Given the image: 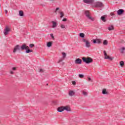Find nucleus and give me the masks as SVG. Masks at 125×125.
<instances>
[{"instance_id":"obj_16","label":"nucleus","mask_w":125,"mask_h":125,"mask_svg":"<svg viewBox=\"0 0 125 125\" xmlns=\"http://www.w3.org/2000/svg\"><path fill=\"white\" fill-rule=\"evenodd\" d=\"M75 93H76L75 92V91L70 90L69 91L68 94H69V96H74V95H75Z\"/></svg>"},{"instance_id":"obj_41","label":"nucleus","mask_w":125,"mask_h":125,"mask_svg":"<svg viewBox=\"0 0 125 125\" xmlns=\"http://www.w3.org/2000/svg\"><path fill=\"white\" fill-rule=\"evenodd\" d=\"M12 70H13V71H15V70H16V67H13V68H12Z\"/></svg>"},{"instance_id":"obj_1","label":"nucleus","mask_w":125,"mask_h":125,"mask_svg":"<svg viewBox=\"0 0 125 125\" xmlns=\"http://www.w3.org/2000/svg\"><path fill=\"white\" fill-rule=\"evenodd\" d=\"M82 60L83 62L86 64H90V63H92V62H93V60L90 57H83Z\"/></svg>"},{"instance_id":"obj_38","label":"nucleus","mask_w":125,"mask_h":125,"mask_svg":"<svg viewBox=\"0 0 125 125\" xmlns=\"http://www.w3.org/2000/svg\"><path fill=\"white\" fill-rule=\"evenodd\" d=\"M50 37L52 38V39H54V36H53V34H50Z\"/></svg>"},{"instance_id":"obj_36","label":"nucleus","mask_w":125,"mask_h":125,"mask_svg":"<svg viewBox=\"0 0 125 125\" xmlns=\"http://www.w3.org/2000/svg\"><path fill=\"white\" fill-rule=\"evenodd\" d=\"M40 73H43V70L42 69H40Z\"/></svg>"},{"instance_id":"obj_40","label":"nucleus","mask_w":125,"mask_h":125,"mask_svg":"<svg viewBox=\"0 0 125 125\" xmlns=\"http://www.w3.org/2000/svg\"><path fill=\"white\" fill-rule=\"evenodd\" d=\"M10 74H11V75H13V74L14 73V72H13V71H10Z\"/></svg>"},{"instance_id":"obj_11","label":"nucleus","mask_w":125,"mask_h":125,"mask_svg":"<svg viewBox=\"0 0 125 125\" xmlns=\"http://www.w3.org/2000/svg\"><path fill=\"white\" fill-rule=\"evenodd\" d=\"M75 64H82V60L80 58H78L75 61Z\"/></svg>"},{"instance_id":"obj_9","label":"nucleus","mask_w":125,"mask_h":125,"mask_svg":"<svg viewBox=\"0 0 125 125\" xmlns=\"http://www.w3.org/2000/svg\"><path fill=\"white\" fill-rule=\"evenodd\" d=\"M21 50H25V49L26 50V49H29V48H30L29 47V46L26 45V44H23L21 45Z\"/></svg>"},{"instance_id":"obj_8","label":"nucleus","mask_w":125,"mask_h":125,"mask_svg":"<svg viewBox=\"0 0 125 125\" xmlns=\"http://www.w3.org/2000/svg\"><path fill=\"white\" fill-rule=\"evenodd\" d=\"M10 31V29L7 27H5V29L4 30V35L6 36V35H8V33Z\"/></svg>"},{"instance_id":"obj_30","label":"nucleus","mask_w":125,"mask_h":125,"mask_svg":"<svg viewBox=\"0 0 125 125\" xmlns=\"http://www.w3.org/2000/svg\"><path fill=\"white\" fill-rule=\"evenodd\" d=\"M79 77L81 79H83V78L84 76L83 74H79Z\"/></svg>"},{"instance_id":"obj_24","label":"nucleus","mask_w":125,"mask_h":125,"mask_svg":"<svg viewBox=\"0 0 125 125\" xmlns=\"http://www.w3.org/2000/svg\"><path fill=\"white\" fill-rule=\"evenodd\" d=\"M79 36L80 37V38H84V34L83 33H81L79 34Z\"/></svg>"},{"instance_id":"obj_13","label":"nucleus","mask_w":125,"mask_h":125,"mask_svg":"<svg viewBox=\"0 0 125 125\" xmlns=\"http://www.w3.org/2000/svg\"><path fill=\"white\" fill-rule=\"evenodd\" d=\"M51 23L52 24V28H54L57 27V23L54 21H52Z\"/></svg>"},{"instance_id":"obj_12","label":"nucleus","mask_w":125,"mask_h":125,"mask_svg":"<svg viewBox=\"0 0 125 125\" xmlns=\"http://www.w3.org/2000/svg\"><path fill=\"white\" fill-rule=\"evenodd\" d=\"M124 12H125V10L123 9H119L117 11V14L118 15H122Z\"/></svg>"},{"instance_id":"obj_22","label":"nucleus","mask_w":125,"mask_h":125,"mask_svg":"<svg viewBox=\"0 0 125 125\" xmlns=\"http://www.w3.org/2000/svg\"><path fill=\"white\" fill-rule=\"evenodd\" d=\"M103 94H108V92L106 91V89H104L102 91Z\"/></svg>"},{"instance_id":"obj_44","label":"nucleus","mask_w":125,"mask_h":125,"mask_svg":"<svg viewBox=\"0 0 125 125\" xmlns=\"http://www.w3.org/2000/svg\"><path fill=\"white\" fill-rule=\"evenodd\" d=\"M46 85H48V83L46 84Z\"/></svg>"},{"instance_id":"obj_31","label":"nucleus","mask_w":125,"mask_h":125,"mask_svg":"<svg viewBox=\"0 0 125 125\" xmlns=\"http://www.w3.org/2000/svg\"><path fill=\"white\" fill-rule=\"evenodd\" d=\"M59 9H60L59 7L56 8L55 10L54 11L55 13H56V12H57V11H58V10H59Z\"/></svg>"},{"instance_id":"obj_7","label":"nucleus","mask_w":125,"mask_h":125,"mask_svg":"<svg viewBox=\"0 0 125 125\" xmlns=\"http://www.w3.org/2000/svg\"><path fill=\"white\" fill-rule=\"evenodd\" d=\"M62 57L63 58H61L59 60L58 63H61V62H62V61H63V60H64V58H65L66 56V53H65V52H62Z\"/></svg>"},{"instance_id":"obj_39","label":"nucleus","mask_w":125,"mask_h":125,"mask_svg":"<svg viewBox=\"0 0 125 125\" xmlns=\"http://www.w3.org/2000/svg\"><path fill=\"white\" fill-rule=\"evenodd\" d=\"M110 15H111V16H114V15H115V14H114V13H110Z\"/></svg>"},{"instance_id":"obj_19","label":"nucleus","mask_w":125,"mask_h":125,"mask_svg":"<svg viewBox=\"0 0 125 125\" xmlns=\"http://www.w3.org/2000/svg\"><path fill=\"white\" fill-rule=\"evenodd\" d=\"M19 15L21 17L24 16V12H23V11H22V10L20 11Z\"/></svg>"},{"instance_id":"obj_15","label":"nucleus","mask_w":125,"mask_h":125,"mask_svg":"<svg viewBox=\"0 0 125 125\" xmlns=\"http://www.w3.org/2000/svg\"><path fill=\"white\" fill-rule=\"evenodd\" d=\"M93 1H94V0H83L84 3H92Z\"/></svg>"},{"instance_id":"obj_43","label":"nucleus","mask_w":125,"mask_h":125,"mask_svg":"<svg viewBox=\"0 0 125 125\" xmlns=\"http://www.w3.org/2000/svg\"><path fill=\"white\" fill-rule=\"evenodd\" d=\"M64 62H62V63H61V65H64Z\"/></svg>"},{"instance_id":"obj_26","label":"nucleus","mask_w":125,"mask_h":125,"mask_svg":"<svg viewBox=\"0 0 125 125\" xmlns=\"http://www.w3.org/2000/svg\"><path fill=\"white\" fill-rule=\"evenodd\" d=\"M103 44L104 45H107V44H108V41L107 40L104 41Z\"/></svg>"},{"instance_id":"obj_18","label":"nucleus","mask_w":125,"mask_h":125,"mask_svg":"<svg viewBox=\"0 0 125 125\" xmlns=\"http://www.w3.org/2000/svg\"><path fill=\"white\" fill-rule=\"evenodd\" d=\"M101 20L102 21H103V22H106V17L105 16H103L101 17Z\"/></svg>"},{"instance_id":"obj_4","label":"nucleus","mask_w":125,"mask_h":125,"mask_svg":"<svg viewBox=\"0 0 125 125\" xmlns=\"http://www.w3.org/2000/svg\"><path fill=\"white\" fill-rule=\"evenodd\" d=\"M104 5H103V3L101 2H97L95 4V7H103Z\"/></svg>"},{"instance_id":"obj_5","label":"nucleus","mask_w":125,"mask_h":125,"mask_svg":"<svg viewBox=\"0 0 125 125\" xmlns=\"http://www.w3.org/2000/svg\"><path fill=\"white\" fill-rule=\"evenodd\" d=\"M104 59H108L109 60H111V61L113 60V58H111L107 55V53H106V51H104Z\"/></svg>"},{"instance_id":"obj_29","label":"nucleus","mask_w":125,"mask_h":125,"mask_svg":"<svg viewBox=\"0 0 125 125\" xmlns=\"http://www.w3.org/2000/svg\"><path fill=\"white\" fill-rule=\"evenodd\" d=\"M60 15H61L60 16L61 18L64 17V13H63V12H60Z\"/></svg>"},{"instance_id":"obj_6","label":"nucleus","mask_w":125,"mask_h":125,"mask_svg":"<svg viewBox=\"0 0 125 125\" xmlns=\"http://www.w3.org/2000/svg\"><path fill=\"white\" fill-rule=\"evenodd\" d=\"M21 49V48H20V45H17L14 47V50H13V52L14 53H15V52H16V51H17V50H20Z\"/></svg>"},{"instance_id":"obj_35","label":"nucleus","mask_w":125,"mask_h":125,"mask_svg":"<svg viewBox=\"0 0 125 125\" xmlns=\"http://www.w3.org/2000/svg\"><path fill=\"white\" fill-rule=\"evenodd\" d=\"M88 82H92V80L90 77H88Z\"/></svg>"},{"instance_id":"obj_3","label":"nucleus","mask_w":125,"mask_h":125,"mask_svg":"<svg viewBox=\"0 0 125 125\" xmlns=\"http://www.w3.org/2000/svg\"><path fill=\"white\" fill-rule=\"evenodd\" d=\"M82 41L83 42H85V46L86 47L89 48L91 46V45H90V42L88 41V40H86L84 39H83Z\"/></svg>"},{"instance_id":"obj_20","label":"nucleus","mask_w":125,"mask_h":125,"mask_svg":"<svg viewBox=\"0 0 125 125\" xmlns=\"http://www.w3.org/2000/svg\"><path fill=\"white\" fill-rule=\"evenodd\" d=\"M52 45V42H49L47 43V47H50Z\"/></svg>"},{"instance_id":"obj_28","label":"nucleus","mask_w":125,"mask_h":125,"mask_svg":"<svg viewBox=\"0 0 125 125\" xmlns=\"http://www.w3.org/2000/svg\"><path fill=\"white\" fill-rule=\"evenodd\" d=\"M82 93H83V95H84V96H87V92H86L84 91H83Z\"/></svg>"},{"instance_id":"obj_27","label":"nucleus","mask_w":125,"mask_h":125,"mask_svg":"<svg viewBox=\"0 0 125 125\" xmlns=\"http://www.w3.org/2000/svg\"><path fill=\"white\" fill-rule=\"evenodd\" d=\"M125 47H123L121 48V53H124L125 52Z\"/></svg>"},{"instance_id":"obj_33","label":"nucleus","mask_w":125,"mask_h":125,"mask_svg":"<svg viewBox=\"0 0 125 125\" xmlns=\"http://www.w3.org/2000/svg\"><path fill=\"white\" fill-rule=\"evenodd\" d=\"M29 46H30V47L33 48V47H34V46H35V44H29Z\"/></svg>"},{"instance_id":"obj_32","label":"nucleus","mask_w":125,"mask_h":125,"mask_svg":"<svg viewBox=\"0 0 125 125\" xmlns=\"http://www.w3.org/2000/svg\"><path fill=\"white\" fill-rule=\"evenodd\" d=\"M61 28H62V29H65V25L64 24H61Z\"/></svg>"},{"instance_id":"obj_25","label":"nucleus","mask_w":125,"mask_h":125,"mask_svg":"<svg viewBox=\"0 0 125 125\" xmlns=\"http://www.w3.org/2000/svg\"><path fill=\"white\" fill-rule=\"evenodd\" d=\"M25 52L26 53H30V52H33V50L27 49L25 51Z\"/></svg>"},{"instance_id":"obj_10","label":"nucleus","mask_w":125,"mask_h":125,"mask_svg":"<svg viewBox=\"0 0 125 125\" xmlns=\"http://www.w3.org/2000/svg\"><path fill=\"white\" fill-rule=\"evenodd\" d=\"M93 43H98L99 44H100V43H101V39L93 40Z\"/></svg>"},{"instance_id":"obj_14","label":"nucleus","mask_w":125,"mask_h":125,"mask_svg":"<svg viewBox=\"0 0 125 125\" xmlns=\"http://www.w3.org/2000/svg\"><path fill=\"white\" fill-rule=\"evenodd\" d=\"M63 109L64 110H65L67 112H70L71 111V108L68 106H63Z\"/></svg>"},{"instance_id":"obj_37","label":"nucleus","mask_w":125,"mask_h":125,"mask_svg":"<svg viewBox=\"0 0 125 125\" xmlns=\"http://www.w3.org/2000/svg\"><path fill=\"white\" fill-rule=\"evenodd\" d=\"M62 21L63 22H66V21H67V19L66 18H64L63 20H62Z\"/></svg>"},{"instance_id":"obj_42","label":"nucleus","mask_w":125,"mask_h":125,"mask_svg":"<svg viewBox=\"0 0 125 125\" xmlns=\"http://www.w3.org/2000/svg\"><path fill=\"white\" fill-rule=\"evenodd\" d=\"M5 14H7V10H5Z\"/></svg>"},{"instance_id":"obj_23","label":"nucleus","mask_w":125,"mask_h":125,"mask_svg":"<svg viewBox=\"0 0 125 125\" xmlns=\"http://www.w3.org/2000/svg\"><path fill=\"white\" fill-rule=\"evenodd\" d=\"M120 65L121 67H124L125 65V62H124L123 61H121L120 62Z\"/></svg>"},{"instance_id":"obj_21","label":"nucleus","mask_w":125,"mask_h":125,"mask_svg":"<svg viewBox=\"0 0 125 125\" xmlns=\"http://www.w3.org/2000/svg\"><path fill=\"white\" fill-rule=\"evenodd\" d=\"M114 29V26L113 25H111L108 27V30H109V31H113Z\"/></svg>"},{"instance_id":"obj_2","label":"nucleus","mask_w":125,"mask_h":125,"mask_svg":"<svg viewBox=\"0 0 125 125\" xmlns=\"http://www.w3.org/2000/svg\"><path fill=\"white\" fill-rule=\"evenodd\" d=\"M84 14L87 19H88L89 20H91V21H94V18L91 17V16H90V14H89V12H88V11H85Z\"/></svg>"},{"instance_id":"obj_17","label":"nucleus","mask_w":125,"mask_h":125,"mask_svg":"<svg viewBox=\"0 0 125 125\" xmlns=\"http://www.w3.org/2000/svg\"><path fill=\"white\" fill-rule=\"evenodd\" d=\"M64 111V106H61L58 108V112H63Z\"/></svg>"},{"instance_id":"obj_34","label":"nucleus","mask_w":125,"mask_h":125,"mask_svg":"<svg viewBox=\"0 0 125 125\" xmlns=\"http://www.w3.org/2000/svg\"><path fill=\"white\" fill-rule=\"evenodd\" d=\"M72 84H73V85H76L77 83L75 81H72Z\"/></svg>"}]
</instances>
